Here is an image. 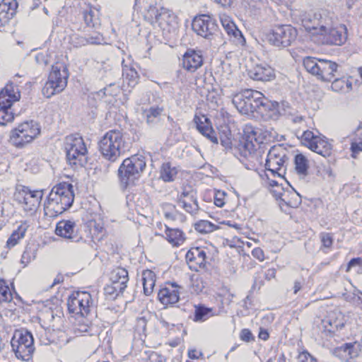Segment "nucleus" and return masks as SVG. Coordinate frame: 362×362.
<instances>
[{
	"instance_id": "39",
	"label": "nucleus",
	"mask_w": 362,
	"mask_h": 362,
	"mask_svg": "<svg viewBox=\"0 0 362 362\" xmlns=\"http://www.w3.org/2000/svg\"><path fill=\"white\" fill-rule=\"evenodd\" d=\"M331 87L335 92L345 93L352 90V82L349 78L344 77L335 78Z\"/></svg>"
},
{
	"instance_id": "52",
	"label": "nucleus",
	"mask_w": 362,
	"mask_h": 362,
	"mask_svg": "<svg viewBox=\"0 0 362 362\" xmlns=\"http://www.w3.org/2000/svg\"><path fill=\"white\" fill-rule=\"evenodd\" d=\"M39 340L41 344L48 345L54 341V339L52 334L47 332L45 329H42L39 332Z\"/></svg>"
},
{
	"instance_id": "36",
	"label": "nucleus",
	"mask_w": 362,
	"mask_h": 362,
	"mask_svg": "<svg viewBox=\"0 0 362 362\" xmlns=\"http://www.w3.org/2000/svg\"><path fill=\"white\" fill-rule=\"evenodd\" d=\"M13 351L15 352L16 356L24 361H29L34 351L33 344H15L11 346Z\"/></svg>"
},
{
	"instance_id": "44",
	"label": "nucleus",
	"mask_w": 362,
	"mask_h": 362,
	"mask_svg": "<svg viewBox=\"0 0 362 362\" xmlns=\"http://www.w3.org/2000/svg\"><path fill=\"white\" fill-rule=\"evenodd\" d=\"M27 228L25 225H21L18 226L17 230L13 231L10 238L8 239L6 242V245L8 247H12L15 246L18 240L23 238L25 235Z\"/></svg>"
},
{
	"instance_id": "21",
	"label": "nucleus",
	"mask_w": 362,
	"mask_h": 362,
	"mask_svg": "<svg viewBox=\"0 0 362 362\" xmlns=\"http://www.w3.org/2000/svg\"><path fill=\"white\" fill-rule=\"evenodd\" d=\"M362 351V342L345 343L333 350V354L344 362H352Z\"/></svg>"
},
{
	"instance_id": "14",
	"label": "nucleus",
	"mask_w": 362,
	"mask_h": 362,
	"mask_svg": "<svg viewBox=\"0 0 362 362\" xmlns=\"http://www.w3.org/2000/svg\"><path fill=\"white\" fill-rule=\"evenodd\" d=\"M95 298L87 291L73 293L67 300L69 313L84 317L95 307Z\"/></svg>"
},
{
	"instance_id": "33",
	"label": "nucleus",
	"mask_w": 362,
	"mask_h": 362,
	"mask_svg": "<svg viewBox=\"0 0 362 362\" xmlns=\"http://www.w3.org/2000/svg\"><path fill=\"white\" fill-rule=\"evenodd\" d=\"M163 110V107L159 106H151L149 108L141 107L142 116L148 124L157 122Z\"/></svg>"
},
{
	"instance_id": "50",
	"label": "nucleus",
	"mask_w": 362,
	"mask_h": 362,
	"mask_svg": "<svg viewBox=\"0 0 362 362\" xmlns=\"http://www.w3.org/2000/svg\"><path fill=\"white\" fill-rule=\"evenodd\" d=\"M79 45H85L86 44H100L103 38L100 35L97 34L95 36H91L88 38L80 37Z\"/></svg>"
},
{
	"instance_id": "25",
	"label": "nucleus",
	"mask_w": 362,
	"mask_h": 362,
	"mask_svg": "<svg viewBox=\"0 0 362 362\" xmlns=\"http://www.w3.org/2000/svg\"><path fill=\"white\" fill-rule=\"evenodd\" d=\"M181 288L180 286L175 283L161 288L158 293L159 300L165 305H173L177 303L180 299Z\"/></svg>"
},
{
	"instance_id": "40",
	"label": "nucleus",
	"mask_w": 362,
	"mask_h": 362,
	"mask_svg": "<svg viewBox=\"0 0 362 362\" xmlns=\"http://www.w3.org/2000/svg\"><path fill=\"white\" fill-rule=\"evenodd\" d=\"M88 227L93 238H100L99 235H102L104 232V224L100 218L89 220L88 221Z\"/></svg>"
},
{
	"instance_id": "38",
	"label": "nucleus",
	"mask_w": 362,
	"mask_h": 362,
	"mask_svg": "<svg viewBox=\"0 0 362 362\" xmlns=\"http://www.w3.org/2000/svg\"><path fill=\"white\" fill-rule=\"evenodd\" d=\"M33 337L30 332L27 330L16 331L11 339V346L15 344H33Z\"/></svg>"
},
{
	"instance_id": "61",
	"label": "nucleus",
	"mask_w": 362,
	"mask_h": 362,
	"mask_svg": "<svg viewBox=\"0 0 362 362\" xmlns=\"http://www.w3.org/2000/svg\"><path fill=\"white\" fill-rule=\"evenodd\" d=\"M252 256L262 262L264 260V253L263 250L259 247H256L252 251Z\"/></svg>"
},
{
	"instance_id": "64",
	"label": "nucleus",
	"mask_w": 362,
	"mask_h": 362,
	"mask_svg": "<svg viewBox=\"0 0 362 362\" xmlns=\"http://www.w3.org/2000/svg\"><path fill=\"white\" fill-rule=\"evenodd\" d=\"M202 354L201 352H197L196 349H189L188 351V356L191 359H198Z\"/></svg>"
},
{
	"instance_id": "48",
	"label": "nucleus",
	"mask_w": 362,
	"mask_h": 362,
	"mask_svg": "<svg viewBox=\"0 0 362 362\" xmlns=\"http://www.w3.org/2000/svg\"><path fill=\"white\" fill-rule=\"evenodd\" d=\"M124 289L125 288L119 286L118 284H115L110 283V284H108L105 287L104 291L106 296L115 298L120 293H122Z\"/></svg>"
},
{
	"instance_id": "12",
	"label": "nucleus",
	"mask_w": 362,
	"mask_h": 362,
	"mask_svg": "<svg viewBox=\"0 0 362 362\" xmlns=\"http://www.w3.org/2000/svg\"><path fill=\"white\" fill-rule=\"evenodd\" d=\"M146 18L153 25L157 24L161 30L168 33L175 30L177 25L176 16L171 11L163 7L150 6Z\"/></svg>"
},
{
	"instance_id": "49",
	"label": "nucleus",
	"mask_w": 362,
	"mask_h": 362,
	"mask_svg": "<svg viewBox=\"0 0 362 362\" xmlns=\"http://www.w3.org/2000/svg\"><path fill=\"white\" fill-rule=\"evenodd\" d=\"M12 300V293L3 280L0 281V302L8 303Z\"/></svg>"
},
{
	"instance_id": "30",
	"label": "nucleus",
	"mask_w": 362,
	"mask_h": 362,
	"mask_svg": "<svg viewBox=\"0 0 362 362\" xmlns=\"http://www.w3.org/2000/svg\"><path fill=\"white\" fill-rule=\"evenodd\" d=\"M186 259L189 264L194 263L197 266L189 265L190 268L198 270V268H204L206 265V252L199 247L192 248L187 252Z\"/></svg>"
},
{
	"instance_id": "28",
	"label": "nucleus",
	"mask_w": 362,
	"mask_h": 362,
	"mask_svg": "<svg viewBox=\"0 0 362 362\" xmlns=\"http://www.w3.org/2000/svg\"><path fill=\"white\" fill-rule=\"evenodd\" d=\"M16 0H3L0 4V26H4L16 13Z\"/></svg>"
},
{
	"instance_id": "63",
	"label": "nucleus",
	"mask_w": 362,
	"mask_h": 362,
	"mask_svg": "<svg viewBox=\"0 0 362 362\" xmlns=\"http://www.w3.org/2000/svg\"><path fill=\"white\" fill-rule=\"evenodd\" d=\"M362 263V259L359 257L358 258H353L349 261L347 265V269L346 271L349 272L352 267H356V266H361Z\"/></svg>"
},
{
	"instance_id": "27",
	"label": "nucleus",
	"mask_w": 362,
	"mask_h": 362,
	"mask_svg": "<svg viewBox=\"0 0 362 362\" xmlns=\"http://www.w3.org/2000/svg\"><path fill=\"white\" fill-rule=\"evenodd\" d=\"M122 65L124 86L127 85L132 88L138 83L139 74L134 65L132 64L130 59H129V62L123 59Z\"/></svg>"
},
{
	"instance_id": "26",
	"label": "nucleus",
	"mask_w": 362,
	"mask_h": 362,
	"mask_svg": "<svg viewBox=\"0 0 362 362\" xmlns=\"http://www.w3.org/2000/svg\"><path fill=\"white\" fill-rule=\"evenodd\" d=\"M194 122L197 130L213 144H218V138L216 132L211 126L209 119L204 115L195 116Z\"/></svg>"
},
{
	"instance_id": "47",
	"label": "nucleus",
	"mask_w": 362,
	"mask_h": 362,
	"mask_svg": "<svg viewBox=\"0 0 362 362\" xmlns=\"http://www.w3.org/2000/svg\"><path fill=\"white\" fill-rule=\"evenodd\" d=\"M83 16V20L88 26L95 28L100 24L99 19L96 16L95 12L92 10L84 11Z\"/></svg>"
},
{
	"instance_id": "6",
	"label": "nucleus",
	"mask_w": 362,
	"mask_h": 362,
	"mask_svg": "<svg viewBox=\"0 0 362 362\" xmlns=\"http://www.w3.org/2000/svg\"><path fill=\"white\" fill-rule=\"evenodd\" d=\"M66 160L74 168L83 167L87 163L88 149L83 138L78 134L66 137L64 143Z\"/></svg>"
},
{
	"instance_id": "15",
	"label": "nucleus",
	"mask_w": 362,
	"mask_h": 362,
	"mask_svg": "<svg viewBox=\"0 0 362 362\" xmlns=\"http://www.w3.org/2000/svg\"><path fill=\"white\" fill-rule=\"evenodd\" d=\"M300 140L305 146L323 157L331 155L332 144L322 135L315 134L312 131L306 130L302 134Z\"/></svg>"
},
{
	"instance_id": "53",
	"label": "nucleus",
	"mask_w": 362,
	"mask_h": 362,
	"mask_svg": "<svg viewBox=\"0 0 362 362\" xmlns=\"http://www.w3.org/2000/svg\"><path fill=\"white\" fill-rule=\"evenodd\" d=\"M320 238L322 244V246L326 248H330L333 244V237L329 233H322L320 235Z\"/></svg>"
},
{
	"instance_id": "43",
	"label": "nucleus",
	"mask_w": 362,
	"mask_h": 362,
	"mask_svg": "<svg viewBox=\"0 0 362 362\" xmlns=\"http://www.w3.org/2000/svg\"><path fill=\"white\" fill-rule=\"evenodd\" d=\"M177 173L176 168L172 167L170 163H163L160 171V178L165 182L174 180Z\"/></svg>"
},
{
	"instance_id": "7",
	"label": "nucleus",
	"mask_w": 362,
	"mask_h": 362,
	"mask_svg": "<svg viewBox=\"0 0 362 362\" xmlns=\"http://www.w3.org/2000/svg\"><path fill=\"white\" fill-rule=\"evenodd\" d=\"M306 71L322 81H331L337 73L338 64L332 61L307 57L303 59Z\"/></svg>"
},
{
	"instance_id": "31",
	"label": "nucleus",
	"mask_w": 362,
	"mask_h": 362,
	"mask_svg": "<svg viewBox=\"0 0 362 362\" xmlns=\"http://www.w3.org/2000/svg\"><path fill=\"white\" fill-rule=\"evenodd\" d=\"M309 166V160L305 155L298 153L295 156L294 170L300 179H304L308 175Z\"/></svg>"
},
{
	"instance_id": "35",
	"label": "nucleus",
	"mask_w": 362,
	"mask_h": 362,
	"mask_svg": "<svg viewBox=\"0 0 362 362\" xmlns=\"http://www.w3.org/2000/svg\"><path fill=\"white\" fill-rule=\"evenodd\" d=\"M120 91L119 86L115 83H110L97 93V95L104 99L105 103H110L113 98L117 96Z\"/></svg>"
},
{
	"instance_id": "56",
	"label": "nucleus",
	"mask_w": 362,
	"mask_h": 362,
	"mask_svg": "<svg viewBox=\"0 0 362 362\" xmlns=\"http://www.w3.org/2000/svg\"><path fill=\"white\" fill-rule=\"evenodd\" d=\"M351 151L352 152L351 156L356 158L357 154L362 152V141H352L351 144Z\"/></svg>"
},
{
	"instance_id": "10",
	"label": "nucleus",
	"mask_w": 362,
	"mask_h": 362,
	"mask_svg": "<svg viewBox=\"0 0 362 362\" xmlns=\"http://www.w3.org/2000/svg\"><path fill=\"white\" fill-rule=\"evenodd\" d=\"M297 35V30L291 25H278L267 33L266 39L271 45L284 49L290 46Z\"/></svg>"
},
{
	"instance_id": "22",
	"label": "nucleus",
	"mask_w": 362,
	"mask_h": 362,
	"mask_svg": "<svg viewBox=\"0 0 362 362\" xmlns=\"http://www.w3.org/2000/svg\"><path fill=\"white\" fill-rule=\"evenodd\" d=\"M247 74L250 78L263 82L271 81L276 78L274 69L265 62L257 63L248 68Z\"/></svg>"
},
{
	"instance_id": "60",
	"label": "nucleus",
	"mask_w": 362,
	"mask_h": 362,
	"mask_svg": "<svg viewBox=\"0 0 362 362\" xmlns=\"http://www.w3.org/2000/svg\"><path fill=\"white\" fill-rule=\"evenodd\" d=\"M240 338L244 341L249 342L253 339V337L248 329H243L240 332Z\"/></svg>"
},
{
	"instance_id": "32",
	"label": "nucleus",
	"mask_w": 362,
	"mask_h": 362,
	"mask_svg": "<svg viewBox=\"0 0 362 362\" xmlns=\"http://www.w3.org/2000/svg\"><path fill=\"white\" fill-rule=\"evenodd\" d=\"M165 239L173 246H180L185 240V233L179 228H170L165 226Z\"/></svg>"
},
{
	"instance_id": "19",
	"label": "nucleus",
	"mask_w": 362,
	"mask_h": 362,
	"mask_svg": "<svg viewBox=\"0 0 362 362\" xmlns=\"http://www.w3.org/2000/svg\"><path fill=\"white\" fill-rule=\"evenodd\" d=\"M193 30L206 39H210L217 31L216 21L209 15L196 16L192 23Z\"/></svg>"
},
{
	"instance_id": "24",
	"label": "nucleus",
	"mask_w": 362,
	"mask_h": 362,
	"mask_svg": "<svg viewBox=\"0 0 362 362\" xmlns=\"http://www.w3.org/2000/svg\"><path fill=\"white\" fill-rule=\"evenodd\" d=\"M203 62L202 52L194 49H188L182 59L183 69L191 73H194L199 69L203 65Z\"/></svg>"
},
{
	"instance_id": "20",
	"label": "nucleus",
	"mask_w": 362,
	"mask_h": 362,
	"mask_svg": "<svg viewBox=\"0 0 362 362\" xmlns=\"http://www.w3.org/2000/svg\"><path fill=\"white\" fill-rule=\"evenodd\" d=\"M177 203L180 207L190 214H195L199 210L196 192L191 186H184L177 192Z\"/></svg>"
},
{
	"instance_id": "29",
	"label": "nucleus",
	"mask_w": 362,
	"mask_h": 362,
	"mask_svg": "<svg viewBox=\"0 0 362 362\" xmlns=\"http://www.w3.org/2000/svg\"><path fill=\"white\" fill-rule=\"evenodd\" d=\"M261 100L262 105H259L258 113L272 119L276 120L281 115L280 104L276 101H269L264 96Z\"/></svg>"
},
{
	"instance_id": "59",
	"label": "nucleus",
	"mask_w": 362,
	"mask_h": 362,
	"mask_svg": "<svg viewBox=\"0 0 362 362\" xmlns=\"http://www.w3.org/2000/svg\"><path fill=\"white\" fill-rule=\"evenodd\" d=\"M204 288L203 282L199 279H196L193 281L192 285V291L199 294L202 291Z\"/></svg>"
},
{
	"instance_id": "58",
	"label": "nucleus",
	"mask_w": 362,
	"mask_h": 362,
	"mask_svg": "<svg viewBox=\"0 0 362 362\" xmlns=\"http://www.w3.org/2000/svg\"><path fill=\"white\" fill-rule=\"evenodd\" d=\"M298 361L315 362V358L308 351H303L298 355Z\"/></svg>"
},
{
	"instance_id": "5",
	"label": "nucleus",
	"mask_w": 362,
	"mask_h": 362,
	"mask_svg": "<svg viewBox=\"0 0 362 362\" xmlns=\"http://www.w3.org/2000/svg\"><path fill=\"white\" fill-rule=\"evenodd\" d=\"M146 165L145 157L136 154L123 160L118 169V177L122 189H124L134 185Z\"/></svg>"
},
{
	"instance_id": "34",
	"label": "nucleus",
	"mask_w": 362,
	"mask_h": 362,
	"mask_svg": "<svg viewBox=\"0 0 362 362\" xmlns=\"http://www.w3.org/2000/svg\"><path fill=\"white\" fill-rule=\"evenodd\" d=\"M110 279L111 283L118 284L126 288L127 283L129 281L128 272L124 268L117 267L111 272Z\"/></svg>"
},
{
	"instance_id": "16",
	"label": "nucleus",
	"mask_w": 362,
	"mask_h": 362,
	"mask_svg": "<svg viewBox=\"0 0 362 362\" xmlns=\"http://www.w3.org/2000/svg\"><path fill=\"white\" fill-rule=\"evenodd\" d=\"M345 322V315L339 309L334 308L327 312L318 325V328L325 337L331 336L335 332L341 329Z\"/></svg>"
},
{
	"instance_id": "62",
	"label": "nucleus",
	"mask_w": 362,
	"mask_h": 362,
	"mask_svg": "<svg viewBox=\"0 0 362 362\" xmlns=\"http://www.w3.org/2000/svg\"><path fill=\"white\" fill-rule=\"evenodd\" d=\"M165 358L157 354V353H152L150 354L148 361L147 362H165Z\"/></svg>"
},
{
	"instance_id": "1",
	"label": "nucleus",
	"mask_w": 362,
	"mask_h": 362,
	"mask_svg": "<svg viewBox=\"0 0 362 362\" xmlns=\"http://www.w3.org/2000/svg\"><path fill=\"white\" fill-rule=\"evenodd\" d=\"M305 29L313 35H319L322 44L341 45L346 40V28L344 25H334L332 18L325 11L315 13L313 17L303 20Z\"/></svg>"
},
{
	"instance_id": "55",
	"label": "nucleus",
	"mask_w": 362,
	"mask_h": 362,
	"mask_svg": "<svg viewBox=\"0 0 362 362\" xmlns=\"http://www.w3.org/2000/svg\"><path fill=\"white\" fill-rule=\"evenodd\" d=\"M262 180H264V178H266V184L271 187L270 192L274 195V197H275L274 190L277 188V187H284L281 184H279L278 181L271 180L267 174H264V175H262Z\"/></svg>"
},
{
	"instance_id": "23",
	"label": "nucleus",
	"mask_w": 362,
	"mask_h": 362,
	"mask_svg": "<svg viewBox=\"0 0 362 362\" xmlns=\"http://www.w3.org/2000/svg\"><path fill=\"white\" fill-rule=\"evenodd\" d=\"M55 233L72 242H78L81 238L78 235L76 223L73 220H62L57 223Z\"/></svg>"
},
{
	"instance_id": "3",
	"label": "nucleus",
	"mask_w": 362,
	"mask_h": 362,
	"mask_svg": "<svg viewBox=\"0 0 362 362\" xmlns=\"http://www.w3.org/2000/svg\"><path fill=\"white\" fill-rule=\"evenodd\" d=\"M130 148L126 136L119 130H110L98 142V148L106 160L115 162Z\"/></svg>"
},
{
	"instance_id": "11",
	"label": "nucleus",
	"mask_w": 362,
	"mask_h": 362,
	"mask_svg": "<svg viewBox=\"0 0 362 362\" xmlns=\"http://www.w3.org/2000/svg\"><path fill=\"white\" fill-rule=\"evenodd\" d=\"M263 94L257 90H245L242 93L235 94L232 100L233 105L243 114L258 112L259 105H262Z\"/></svg>"
},
{
	"instance_id": "51",
	"label": "nucleus",
	"mask_w": 362,
	"mask_h": 362,
	"mask_svg": "<svg viewBox=\"0 0 362 362\" xmlns=\"http://www.w3.org/2000/svg\"><path fill=\"white\" fill-rule=\"evenodd\" d=\"M226 193L223 191L216 190L214 192V204L218 207H222L225 204V199Z\"/></svg>"
},
{
	"instance_id": "42",
	"label": "nucleus",
	"mask_w": 362,
	"mask_h": 362,
	"mask_svg": "<svg viewBox=\"0 0 362 362\" xmlns=\"http://www.w3.org/2000/svg\"><path fill=\"white\" fill-rule=\"evenodd\" d=\"M214 315H215V313L212 308H206L202 305L195 306L194 321L204 322Z\"/></svg>"
},
{
	"instance_id": "57",
	"label": "nucleus",
	"mask_w": 362,
	"mask_h": 362,
	"mask_svg": "<svg viewBox=\"0 0 362 362\" xmlns=\"http://www.w3.org/2000/svg\"><path fill=\"white\" fill-rule=\"evenodd\" d=\"M35 62L40 65L46 66L49 64V58L46 54L40 52L35 55Z\"/></svg>"
},
{
	"instance_id": "46",
	"label": "nucleus",
	"mask_w": 362,
	"mask_h": 362,
	"mask_svg": "<svg viewBox=\"0 0 362 362\" xmlns=\"http://www.w3.org/2000/svg\"><path fill=\"white\" fill-rule=\"evenodd\" d=\"M81 319L78 320V323L74 325V332L76 336L83 335L89 333L91 330V326L86 319L81 317Z\"/></svg>"
},
{
	"instance_id": "37",
	"label": "nucleus",
	"mask_w": 362,
	"mask_h": 362,
	"mask_svg": "<svg viewBox=\"0 0 362 362\" xmlns=\"http://www.w3.org/2000/svg\"><path fill=\"white\" fill-rule=\"evenodd\" d=\"M142 281L144 292L146 296L150 295L155 286L156 275L153 272L149 269L144 270L142 273Z\"/></svg>"
},
{
	"instance_id": "8",
	"label": "nucleus",
	"mask_w": 362,
	"mask_h": 362,
	"mask_svg": "<svg viewBox=\"0 0 362 362\" xmlns=\"http://www.w3.org/2000/svg\"><path fill=\"white\" fill-rule=\"evenodd\" d=\"M40 132L41 128L37 122L25 121L11 132L10 142L17 148H23L33 142Z\"/></svg>"
},
{
	"instance_id": "41",
	"label": "nucleus",
	"mask_w": 362,
	"mask_h": 362,
	"mask_svg": "<svg viewBox=\"0 0 362 362\" xmlns=\"http://www.w3.org/2000/svg\"><path fill=\"white\" fill-rule=\"evenodd\" d=\"M220 21L225 31L229 35L234 37L238 36L240 33L230 17L226 14L220 15Z\"/></svg>"
},
{
	"instance_id": "13",
	"label": "nucleus",
	"mask_w": 362,
	"mask_h": 362,
	"mask_svg": "<svg viewBox=\"0 0 362 362\" xmlns=\"http://www.w3.org/2000/svg\"><path fill=\"white\" fill-rule=\"evenodd\" d=\"M43 197L42 190H30L25 186H19L14 193V200L30 214H34L40 206Z\"/></svg>"
},
{
	"instance_id": "17",
	"label": "nucleus",
	"mask_w": 362,
	"mask_h": 362,
	"mask_svg": "<svg viewBox=\"0 0 362 362\" xmlns=\"http://www.w3.org/2000/svg\"><path fill=\"white\" fill-rule=\"evenodd\" d=\"M274 192L281 211L286 214H289L291 209L297 208L301 203V197L291 186L286 188L277 187Z\"/></svg>"
},
{
	"instance_id": "54",
	"label": "nucleus",
	"mask_w": 362,
	"mask_h": 362,
	"mask_svg": "<svg viewBox=\"0 0 362 362\" xmlns=\"http://www.w3.org/2000/svg\"><path fill=\"white\" fill-rule=\"evenodd\" d=\"M262 180H264V178H266V184L271 187L270 192L274 195V197H275L274 190L277 188V187H284L281 184H279L278 181L271 180L267 174H264V175H262Z\"/></svg>"
},
{
	"instance_id": "9",
	"label": "nucleus",
	"mask_w": 362,
	"mask_h": 362,
	"mask_svg": "<svg viewBox=\"0 0 362 362\" xmlns=\"http://www.w3.org/2000/svg\"><path fill=\"white\" fill-rule=\"evenodd\" d=\"M69 71L63 64L57 63L52 66L48 80L42 88V94L49 98L55 94L61 93L67 85Z\"/></svg>"
},
{
	"instance_id": "45",
	"label": "nucleus",
	"mask_w": 362,
	"mask_h": 362,
	"mask_svg": "<svg viewBox=\"0 0 362 362\" xmlns=\"http://www.w3.org/2000/svg\"><path fill=\"white\" fill-rule=\"evenodd\" d=\"M195 230L202 234H206L216 230L218 227L210 221L201 220L195 223Z\"/></svg>"
},
{
	"instance_id": "2",
	"label": "nucleus",
	"mask_w": 362,
	"mask_h": 362,
	"mask_svg": "<svg viewBox=\"0 0 362 362\" xmlns=\"http://www.w3.org/2000/svg\"><path fill=\"white\" fill-rule=\"evenodd\" d=\"M73 186L67 182L54 186L44 203V211L47 216L54 218L62 214L74 202Z\"/></svg>"
},
{
	"instance_id": "4",
	"label": "nucleus",
	"mask_w": 362,
	"mask_h": 362,
	"mask_svg": "<svg viewBox=\"0 0 362 362\" xmlns=\"http://www.w3.org/2000/svg\"><path fill=\"white\" fill-rule=\"evenodd\" d=\"M21 76L16 74L11 82L8 83L0 92V124L6 125L14 119L16 113L12 109L14 103L21 99V92L18 84Z\"/></svg>"
},
{
	"instance_id": "18",
	"label": "nucleus",
	"mask_w": 362,
	"mask_h": 362,
	"mask_svg": "<svg viewBox=\"0 0 362 362\" xmlns=\"http://www.w3.org/2000/svg\"><path fill=\"white\" fill-rule=\"evenodd\" d=\"M287 160L286 152L281 146H273L267 153L265 166L267 170L274 176L278 175L282 179L284 164Z\"/></svg>"
}]
</instances>
